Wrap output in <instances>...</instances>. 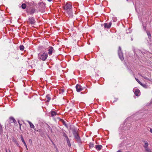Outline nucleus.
Segmentation results:
<instances>
[{"mask_svg": "<svg viewBox=\"0 0 152 152\" xmlns=\"http://www.w3.org/2000/svg\"><path fill=\"white\" fill-rule=\"evenodd\" d=\"M72 132L76 141L78 143L80 144L81 143V140L77 132V129H72Z\"/></svg>", "mask_w": 152, "mask_h": 152, "instance_id": "1", "label": "nucleus"}, {"mask_svg": "<svg viewBox=\"0 0 152 152\" xmlns=\"http://www.w3.org/2000/svg\"><path fill=\"white\" fill-rule=\"evenodd\" d=\"M38 5H39L38 7L39 9V11L43 12L44 11V10L45 8V4L42 2H41L38 3Z\"/></svg>", "mask_w": 152, "mask_h": 152, "instance_id": "2", "label": "nucleus"}, {"mask_svg": "<svg viewBox=\"0 0 152 152\" xmlns=\"http://www.w3.org/2000/svg\"><path fill=\"white\" fill-rule=\"evenodd\" d=\"M72 5L69 3H66L63 7V8L65 12L72 10Z\"/></svg>", "mask_w": 152, "mask_h": 152, "instance_id": "3", "label": "nucleus"}, {"mask_svg": "<svg viewBox=\"0 0 152 152\" xmlns=\"http://www.w3.org/2000/svg\"><path fill=\"white\" fill-rule=\"evenodd\" d=\"M38 56L40 59L43 61H45L48 57V54L45 53L42 54L39 53L38 54Z\"/></svg>", "mask_w": 152, "mask_h": 152, "instance_id": "4", "label": "nucleus"}, {"mask_svg": "<svg viewBox=\"0 0 152 152\" xmlns=\"http://www.w3.org/2000/svg\"><path fill=\"white\" fill-rule=\"evenodd\" d=\"M64 13L67 17H68L70 18H72L73 15L72 10L65 12H64Z\"/></svg>", "mask_w": 152, "mask_h": 152, "instance_id": "5", "label": "nucleus"}, {"mask_svg": "<svg viewBox=\"0 0 152 152\" xmlns=\"http://www.w3.org/2000/svg\"><path fill=\"white\" fill-rule=\"evenodd\" d=\"M76 91L77 92H80L83 90V88L80 85L77 84L76 86Z\"/></svg>", "mask_w": 152, "mask_h": 152, "instance_id": "6", "label": "nucleus"}, {"mask_svg": "<svg viewBox=\"0 0 152 152\" xmlns=\"http://www.w3.org/2000/svg\"><path fill=\"white\" fill-rule=\"evenodd\" d=\"M28 22L31 24H33L35 23V20L32 17L29 18Z\"/></svg>", "mask_w": 152, "mask_h": 152, "instance_id": "7", "label": "nucleus"}, {"mask_svg": "<svg viewBox=\"0 0 152 152\" xmlns=\"http://www.w3.org/2000/svg\"><path fill=\"white\" fill-rule=\"evenodd\" d=\"M54 50V49L52 47H50L49 48V49L48 50V54L49 55H51L52 54L53 51Z\"/></svg>", "mask_w": 152, "mask_h": 152, "instance_id": "8", "label": "nucleus"}, {"mask_svg": "<svg viewBox=\"0 0 152 152\" xmlns=\"http://www.w3.org/2000/svg\"><path fill=\"white\" fill-rule=\"evenodd\" d=\"M36 11V9L34 8H31V10L30 12L27 11L30 15H33Z\"/></svg>", "mask_w": 152, "mask_h": 152, "instance_id": "9", "label": "nucleus"}, {"mask_svg": "<svg viewBox=\"0 0 152 152\" xmlns=\"http://www.w3.org/2000/svg\"><path fill=\"white\" fill-rule=\"evenodd\" d=\"M111 24V23H105L104 24V27L107 28H109L110 27Z\"/></svg>", "mask_w": 152, "mask_h": 152, "instance_id": "10", "label": "nucleus"}, {"mask_svg": "<svg viewBox=\"0 0 152 152\" xmlns=\"http://www.w3.org/2000/svg\"><path fill=\"white\" fill-rule=\"evenodd\" d=\"M134 92L136 96H139L140 94V91L138 89H134Z\"/></svg>", "mask_w": 152, "mask_h": 152, "instance_id": "11", "label": "nucleus"}, {"mask_svg": "<svg viewBox=\"0 0 152 152\" xmlns=\"http://www.w3.org/2000/svg\"><path fill=\"white\" fill-rule=\"evenodd\" d=\"M118 55L121 60V61H123L124 59V58L122 52H119L118 53Z\"/></svg>", "mask_w": 152, "mask_h": 152, "instance_id": "12", "label": "nucleus"}, {"mask_svg": "<svg viewBox=\"0 0 152 152\" xmlns=\"http://www.w3.org/2000/svg\"><path fill=\"white\" fill-rule=\"evenodd\" d=\"M11 120H12V122H11V123H14L15 124L17 122L15 119L13 117H11L10 118V121H11Z\"/></svg>", "mask_w": 152, "mask_h": 152, "instance_id": "13", "label": "nucleus"}, {"mask_svg": "<svg viewBox=\"0 0 152 152\" xmlns=\"http://www.w3.org/2000/svg\"><path fill=\"white\" fill-rule=\"evenodd\" d=\"M102 147V145H96L95 146V148L98 150H100Z\"/></svg>", "mask_w": 152, "mask_h": 152, "instance_id": "14", "label": "nucleus"}, {"mask_svg": "<svg viewBox=\"0 0 152 152\" xmlns=\"http://www.w3.org/2000/svg\"><path fill=\"white\" fill-rule=\"evenodd\" d=\"M20 138L21 140L23 142V144H24L25 146L26 147V148H27V145L26 144L24 140V139L22 135H21L20 136Z\"/></svg>", "mask_w": 152, "mask_h": 152, "instance_id": "15", "label": "nucleus"}, {"mask_svg": "<svg viewBox=\"0 0 152 152\" xmlns=\"http://www.w3.org/2000/svg\"><path fill=\"white\" fill-rule=\"evenodd\" d=\"M28 123L29 124V125H30V126L31 128H34V126L33 124L31 122H30V121H28Z\"/></svg>", "mask_w": 152, "mask_h": 152, "instance_id": "16", "label": "nucleus"}, {"mask_svg": "<svg viewBox=\"0 0 152 152\" xmlns=\"http://www.w3.org/2000/svg\"><path fill=\"white\" fill-rule=\"evenodd\" d=\"M146 33L148 35V38L149 39H151V36L150 32L148 31H146Z\"/></svg>", "mask_w": 152, "mask_h": 152, "instance_id": "17", "label": "nucleus"}, {"mask_svg": "<svg viewBox=\"0 0 152 152\" xmlns=\"http://www.w3.org/2000/svg\"><path fill=\"white\" fill-rule=\"evenodd\" d=\"M51 114L52 116L53 117L55 115H57V113L54 111H51Z\"/></svg>", "mask_w": 152, "mask_h": 152, "instance_id": "18", "label": "nucleus"}, {"mask_svg": "<svg viewBox=\"0 0 152 152\" xmlns=\"http://www.w3.org/2000/svg\"><path fill=\"white\" fill-rule=\"evenodd\" d=\"M66 139V141H67V142L68 145L69 147L71 146V143H70V141L69 140V138H68Z\"/></svg>", "mask_w": 152, "mask_h": 152, "instance_id": "19", "label": "nucleus"}, {"mask_svg": "<svg viewBox=\"0 0 152 152\" xmlns=\"http://www.w3.org/2000/svg\"><path fill=\"white\" fill-rule=\"evenodd\" d=\"M145 149L146 151L147 152H152V151H151V150L148 148V147L145 148Z\"/></svg>", "mask_w": 152, "mask_h": 152, "instance_id": "20", "label": "nucleus"}, {"mask_svg": "<svg viewBox=\"0 0 152 152\" xmlns=\"http://www.w3.org/2000/svg\"><path fill=\"white\" fill-rule=\"evenodd\" d=\"M62 133L63 136L66 138V139L68 138L67 135L64 132H62Z\"/></svg>", "mask_w": 152, "mask_h": 152, "instance_id": "21", "label": "nucleus"}, {"mask_svg": "<svg viewBox=\"0 0 152 152\" xmlns=\"http://www.w3.org/2000/svg\"><path fill=\"white\" fill-rule=\"evenodd\" d=\"M26 7V4H23L21 5V7L23 9H25Z\"/></svg>", "mask_w": 152, "mask_h": 152, "instance_id": "22", "label": "nucleus"}, {"mask_svg": "<svg viewBox=\"0 0 152 152\" xmlns=\"http://www.w3.org/2000/svg\"><path fill=\"white\" fill-rule=\"evenodd\" d=\"M46 97L47 98V100L46 101L48 102H49L50 100L51 99V98L49 97V95H47L46 96Z\"/></svg>", "mask_w": 152, "mask_h": 152, "instance_id": "23", "label": "nucleus"}, {"mask_svg": "<svg viewBox=\"0 0 152 152\" xmlns=\"http://www.w3.org/2000/svg\"><path fill=\"white\" fill-rule=\"evenodd\" d=\"M140 76L142 77H143L144 79H145L147 80H149L151 81H152V80H150L147 77H143L142 75H140Z\"/></svg>", "mask_w": 152, "mask_h": 152, "instance_id": "24", "label": "nucleus"}, {"mask_svg": "<svg viewBox=\"0 0 152 152\" xmlns=\"http://www.w3.org/2000/svg\"><path fill=\"white\" fill-rule=\"evenodd\" d=\"M62 123L67 128H68V126L66 124V122L64 121L63 120H61Z\"/></svg>", "mask_w": 152, "mask_h": 152, "instance_id": "25", "label": "nucleus"}, {"mask_svg": "<svg viewBox=\"0 0 152 152\" xmlns=\"http://www.w3.org/2000/svg\"><path fill=\"white\" fill-rule=\"evenodd\" d=\"M24 49V46L23 45H21L20 46V50H23Z\"/></svg>", "mask_w": 152, "mask_h": 152, "instance_id": "26", "label": "nucleus"}, {"mask_svg": "<svg viewBox=\"0 0 152 152\" xmlns=\"http://www.w3.org/2000/svg\"><path fill=\"white\" fill-rule=\"evenodd\" d=\"M3 131V130L2 126L1 124H0V133H2Z\"/></svg>", "mask_w": 152, "mask_h": 152, "instance_id": "27", "label": "nucleus"}, {"mask_svg": "<svg viewBox=\"0 0 152 152\" xmlns=\"http://www.w3.org/2000/svg\"><path fill=\"white\" fill-rule=\"evenodd\" d=\"M148 142L145 143V145L143 146V147L145 148H146L148 147Z\"/></svg>", "mask_w": 152, "mask_h": 152, "instance_id": "28", "label": "nucleus"}, {"mask_svg": "<svg viewBox=\"0 0 152 152\" xmlns=\"http://www.w3.org/2000/svg\"><path fill=\"white\" fill-rule=\"evenodd\" d=\"M90 148H93L94 146V144L92 143H90L89 145Z\"/></svg>", "mask_w": 152, "mask_h": 152, "instance_id": "29", "label": "nucleus"}, {"mask_svg": "<svg viewBox=\"0 0 152 152\" xmlns=\"http://www.w3.org/2000/svg\"><path fill=\"white\" fill-rule=\"evenodd\" d=\"M144 88H146L147 87V85L145 84H143L142 85H141Z\"/></svg>", "mask_w": 152, "mask_h": 152, "instance_id": "30", "label": "nucleus"}, {"mask_svg": "<svg viewBox=\"0 0 152 152\" xmlns=\"http://www.w3.org/2000/svg\"><path fill=\"white\" fill-rule=\"evenodd\" d=\"M118 53L119 52H122L121 51V47L119 46L118 48Z\"/></svg>", "mask_w": 152, "mask_h": 152, "instance_id": "31", "label": "nucleus"}, {"mask_svg": "<svg viewBox=\"0 0 152 152\" xmlns=\"http://www.w3.org/2000/svg\"><path fill=\"white\" fill-rule=\"evenodd\" d=\"M152 104V99H151V101H150V102L149 103H148L147 104V105H150L151 104Z\"/></svg>", "mask_w": 152, "mask_h": 152, "instance_id": "32", "label": "nucleus"}, {"mask_svg": "<svg viewBox=\"0 0 152 152\" xmlns=\"http://www.w3.org/2000/svg\"><path fill=\"white\" fill-rule=\"evenodd\" d=\"M16 144L17 145L18 147H19V144L18 142H17V141L15 140L14 141Z\"/></svg>", "mask_w": 152, "mask_h": 152, "instance_id": "33", "label": "nucleus"}, {"mask_svg": "<svg viewBox=\"0 0 152 152\" xmlns=\"http://www.w3.org/2000/svg\"><path fill=\"white\" fill-rule=\"evenodd\" d=\"M48 129L49 130H50L51 131H52V129L50 127L49 125H48Z\"/></svg>", "mask_w": 152, "mask_h": 152, "instance_id": "34", "label": "nucleus"}, {"mask_svg": "<svg viewBox=\"0 0 152 152\" xmlns=\"http://www.w3.org/2000/svg\"><path fill=\"white\" fill-rule=\"evenodd\" d=\"M18 122L20 125V129H21V124L20 123L19 121H18Z\"/></svg>", "mask_w": 152, "mask_h": 152, "instance_id": "35", "label": "nucleus"}, {"mask_svg": "<svg viewBox=\"0 0 152 152\" xmlns=\"http://www.w3.org/2000/svg\"><path fill=\"white\" fill-rule=\"evenodd\" d=\"M135 79L139 83L140 81L138 79L136 78H135Z\"/></svg>", "mask_w": 152, "mask_h": 152, "instance_id": "36", "label": "nucleus"}, {"mask_svg": "<svg viewBox=\"0 0 152 152\" xmlns=\"http://www.w3.org/2000/svg\"><path fill=\"white\" fill-rule=\"evenodd\" d=\"M142 142L145 144V143H147V141L145 140H142Z\"/></svg>", "mask_w": 152, "mask_h": 152, "instance_id": "37", "label": "nucleus"}, {"mask_svg": "<svg viewBox=\"0 0 152 152\" xmlns=\"http://www.w3.org/2000/svg\"><path fill=\"white\" fill-rule=\"evenodd\" d=\"M143 27L144 28V29L146 31H147L146 30V27L145 26H144Z\"/></svg>", "mask_w": 152, "mask_h": 152, "instance_id": "38", "label": "nucleus"}, {"mask_svg": "<svg viewBox=\"0 0 152 152\" xmlns=\"http://www.w3.org/2000/svg\"><path fill=\"white\" fill-rule=\"evenodd\" d=\"M138 83L141 85H142V83L140 81Z\"/></svg>", "mask_w": 152, "mask_h": 152, "instance_id": "39", "label": "nucleus"}, {"mask_svg": "<svg viewBox=\"0 0 152 152\" xmlns=\"http://www.w3.org/2000/svg\"><path fill=\"white\" fill-rule=\"evenodd\" d=\"M150 131L151 133H152V129H150Z\"/></svg>", "mask_w": 152, "mask_h": 152, "instance_id": "40", "label": "nucleus"}, {"mask_svg": "<svg viewBox=\"0 0 152 152\" xmlns=\"http://www.w3.org/2000/svg\"><path fill=\"white\" fill-rule=\"evenodd\" d=\"M117 152H121V150H118L117 151Z\"/></svg>", "mask_w": 152, "mask_h": 152, "instance_id": "41", "label": "nucleus"}, {"mask_svg": "<svg viewBox=\"0 0 152 152\" xmlns=\"http://www.w3.org/2000/svg\"><path fill=\"white\" fill-rule=\"evenodd\" d=\"M11 121H12V120H11V121H10V122H9V124H10V123H11Z\"/></svg>", "mask_w": 152, "mask_h": 152, "instance_id": "42", "label": "nucleus"}, {"mask_svg": "<svg viewBox=\"0 0 152 152\" xmlns=\"http://www.w3.org/2000/svg\"><path fill=\"white\" fill-rule=\"evenodd\" d=\"M48 0V1H52V0Z\"/></svg>", "mask_w": 152, "mask_h": 152, "instance_id": "43", "label": "nucleus"}, {"mask_svg": "<svg viewBox=\"0 0 152 152\" xmlns=\"http://www.w3.org/2000/svg\"><path fill=\"white\" fill-rule=\"evenodd\" d=\"M9 152H11V151L9 150Z\"/></svg>", "mask_w": 152, "mask_h": 152, "instance_id": "44", "label": "nucleus"}, {"mask_svg": "<svg viewBox=\"0 0 152 152\" xmlns=\"http://www.w3.org/2000/svg\"><path fill=\"white\" fill-rule=\"evenodd\" d=\"M62 92H64V90H62Z\"/></svg>", "mask_w": 152, "mask_h": 152, "instance_id": "45", "label": "nucleus"}, {"mask_svg": "<svg viewBox=\"0 0 152 152\" xmlns=\"http://www.w3.org/2000/svg\"><path fill=\"white\" fill-rule=\"evenodd\" d=\"M26 148L27 150H28V149L27 148Z\"/></svg>", "mask_w": 152, "mask_h": 152, "instance_id": "46", "label": "nucleus"}, {"mask_svg": "<svg viewBox=\"0 0 152 152\" xmlns=\"http://www.w3.org/2000/svg\"><path fill=\"white\" fill-rule=\"evenodd\" d=\"M126 0L127 1H128L129 0Z\"/></svg>", "mask_w": 152, "mask_h": 152, "instance_id": "47", "label": "nucleus"}]
</instances>
